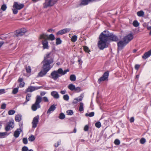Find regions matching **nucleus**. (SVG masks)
Instances as JSON below:
<instances>
[{
    "label": "nucleus",
    "mask_w": 151,
    "mask_h": 151,
    "mask_svg": "<svg viewBox=\"0 0 151 151\" xmlns=\"http://www.w3.org/2000/svg\"><path fill=\"white\" fill-rule=\"evenodd\" d=\"M68 88L71 91H73L75 90V85L72 84H70L68 86Z\"/></svg>",
    "instance_id": "nucleus-27"
},
{
    "label": "nucleus",
    "mask_w": 151,
    "mask_h": 151,
    "mask_svg": "<svg viewBox=\"0 0 151 151\" xmlns=\"http://www.w3.org/2000/svg\"><path fill=\"white\" fill-rule=\"evenodd\" d=\"M133 38V35L132 33L128 34L124 38V39L125 40V41H126L127 43L132 40Z\"/></svg>",
    "instance_id": "nucleus-12"
},
{
    "label": "nucleus",
    "mask_w": 151,
    "mask_h": 151,
    "mask_svg": "<svg viewBox=\"0 0 151 151\" xmlns=\"http://www.w3.org/2000/svg\"><path fill=\"white\" fill-rule=\"evenodd\" d=\"M48 35L46 34H42L40 35L39 38V39H44L45 40H47Z\"/></svg>",
    "instance_id": "nucleus-23"
},
{
    "label": "nucleus",
    "mask_w": 151,
    "mask_h": 151,
    "mask_svg": "<svg viewBox=\"0 0 151 151\" xmlns=\"http://www.w3.org/2000/svg\"><path fill=\"white\" fill-rule=\"evenodd\" d=\"M133 26L135 27H137L139 25V23L138 22L136 21H134L133 23Z\"/></svg>",
    "instance_id": "nucleus-36"
},
{
    "label": "nucleus",
    "mask_w": 151,
    "mask_h": 151,
    "mask_svg": "<svg viewBox=\"0 0 151 151\" xmlns=\"http://www.w3.org/2000/svg\"><path fill=\"white\" fill-rule=\"evenodd\" d=\"M7 8V6L6 4H3L2 5L1 9L3 11H5Z\"/></svg>",
    "instance_id": "nucleus-43"
},
{
    "label": "nucleus",
    "mask_w": 151,
    "mask_h": 151,
    "mask_svg": "<svg viewBox=\"0 0 151 151\" xmlns=\"http://www.w3.org/2000/svg\"><path fill=\"white\" fill-rule=\"evenodd\" d=\"M47 40L53 41L55 39V37L53 34H51L49 35H48Z\"/></svg>",
    "instance_id": "nucleus-25"
},
{
    "label": "nucleus",
    "mask_w": 151,
    "mask_h": 151,
    "mask_svg": "<svg viewBox=\"0 0 151 151\" xmlns=\"http://www.w3.org/2000/svg\"><path fill=\"white\" fill-rule=\"evenodd\" d=\"M42 101V98L40 96H36L35 103L32 106L31 108L33 111H36L37 109L40 108L41 106L40 103Z\"/></svg>",
    "instance_id": "nucleus-3"
},
{
    "label": "nucleus",
    "mask_w": 151,
    "mask_h": 151,
    "mask_svg": "<svg viewBox=\"0 0 151 151\" xmlns=\"http://www.w3.org/2000/svg\"><path fill=\"white\" fill-rule=\"evenodd\" d=\"M43 100L45 102H48V99L47 97L44 96L42 98Z\"/></svg>",
    "instance_id": "nucleus-50"
},
{
    "label": "nucleus",
    "mask_w": 151,
    "mask_h": 151,
    "mask_svg": "<svg viewBox=\"0 0 151 151\" xmlns=\"http://www.w3.org/2000/svg\"><path fill=\"white\" fill-rule=\"evenodd\" d=\"M69 71L68 69L63 70L62 68H60L57 70L53 71L50 74V77L54 80H56L59 77L65 75Z\"/></svg>",
    "instance_id": "nucleus-2"
},
{
    "label": "nucleus",
    "mask_w": 151,
    "mask_h": 151,
    "mask_svg": "<svg viewBox=\"0 0 151 151\" xmlns=\"http://www.w3.org/2000/svg\"><path fill=\"white\" fill-rule=\"evenodd\" d=\"M53 62H52V60H51L48 61H43L42 62L43 64V69L48 72L52 67V66H51V64Z\"/></svg>",
    "instance_id": "nucleus-5"
},
{
    "label": "nucleus",
    "mask_w": 151,
    "mask_h": 151,
    "mask_svg": "<svg viewBox=\"0 0 151 151\" xmlns=\"http://www.w3.org/2000/svg\"><path fill=\"white\" fill-rule=\"evenodd\" d=\"M60 92L61 94H64L66 93V91L65 90L63 91H61Z\"/></svg>",
    "instance_id": "nucleus-60"
},
{
    "label": "nucleus",
    "mask_w": 151,
    "mask_h": 151,
    "mask_svg": "<svg viewBox=\"0 0 151 151\" xmlns=\"http://www.w3.org/2000/svg\"><path fill=\"white\" fill-rule=\"evenodd\" d=\"M99 39L98 46L101 50H103L108 47L107 42L109 40L113 41H116L118 40L116 36L106 31H104L103 32L101 33Z\"/></svg>",
    "instance_id": "nucleus-1"
},
{
    "label": "nucleus",
    "mask_w": 151,
    "mask_h": 151,
    "mask_svg": "<svg viewBox=\"0 0 151 151\" xmlns=\"http://www.w3.org/2000/svg\"><path fill=\"white\" fill-rule=\"evenodd\" d=\"M50 52L47 53L46 55L44 57V60L43 61H48L50 60H52V62H53V58L50 57Z\"/></svg>",
    "instance_id": "nucleus-15"
},
{
    "label": "nucleus",
    "mask_w": 151,
    "mask_h": 151,
    "mask_svg": "<svg viewBox=\"0 0 151 151\" xmlns=\"http://www.w3.org/2000/svg\"><path fill=\"white\" fill-rule=\"evenodd\" d=\"M18 82L20 83L19 86L20 87H23L24 86V83L23 81V79L19 78L18 79Z\"/></svg>",
    "instance_id": "nucleus-24"
},
{
    "label": "nucleus",
    "mask_w": 151,
    "mask_h": 151,
    "mask_svg": "<svg viewBox=\"0 0 151 151\" xmlns=\"http://www.w3.org/2000/svg\"><path fill=\"white\" fill-rule=\"evenodd\" d=\"M26 32V30L24 29L17 30L16 31V36L17 37L23 35Z\"/></svg>",
    "instance_id": "nucleus-11"
},
{
    "label": "nucleus",
    "mask_w": 151,
    "mask_h": 151,
    "mask_svg": "<svg viewBox=\"0 0 151 151\" xmlns=\"http://www.w3.org/2000/svg\"><path fill=\"white\" fill-rule=\"evenodd\" d=\"M5 93L4 89H0V95L3 94Z\"/></svg>",
    "instance_id": "nucleus-55"
},
{
    "label": "nucleus",
    "mask_w": 151,
    "mask_h": 151,
    "mask_svg": "<svg viewBox=\"0 0 151 151\" xmlns=\"http://www.w3.org/2000/svg\"><path fill=\"white\" fill-rule=\"evenodd\" d=\"M82 95H83L82 94L78 98H75L73 101V103L75 104H76L78 102L81 101L83 99Z\"/></svg>",
    "instance_id": "nucleus-19"
},
{
    "label": "nucleus",
    "mask_w": 151,
    "mask_h": 151,
    "mask_svg": "<svg viewBox=\"0 0 151 151\" xmlns=\"http://www.w3.org/2000/svg\"><path fill=\"white\" fill-rule=\"evenodd\" d=\"M43 47L44 49H47L48 48V42L46 40H44L42 41Z\"/></svg>",
    "instance_id": "nucleus-21"
},
{
    "label": "nucleus",
    "mask_w": 151,
    "mask_h": 151,
    "mask_svg": "<svg viewBox=\"0 0 151 151\" xmlns=\"http://www.w3.org/2000/svg\"><path fill=\"white\" fill-rule=\"evenodd\" d=\"M58 0H50L48 2H45L43 4V7L46 8L49 6H51L55 4Z\"/></svg>",
    "instance_id": "nucleus-6"
},
{
    "label": "nucleus",
    "mask_w": 151,
    "mask_h": 151,
    "mask_svg": "<svg viewBox=\"0 0 151 151\" xmlns=\"http://www.w3.org/2000/svg\"><path fill=\"white\" fill-rule=\"evenodd\" d=\"M15 113V111L13 110H11L9 111L8 112V114L9 115H12L14 114Z\"/></svg>",
    "instance_id": "nucleus-41"
},
{
    "label": "nucleus",
    "mask_w": 151,
    "mask_h": 151,
    "mask_svg": "<svg viewBox=\"0 0 151 151\" xmlns=\"http://www.w3.org/2000/svg\"><path fill=\"white\" fill-rule=\"evenodd\" d=\"M31 96V94H27L26 97V100L27 101H29L30 99Z\"/></svg>",
    "instance_id": "nucleus-35"
},
{
    "label": "nucleus",
    "mask_w": 151,
    "mask_h": 151,
    "mask_svg": "<svg viewBox=\"0 0 151 151\" xmlns=\"http://www.w3.org/2000/svg\"><path fill=\"white\" fill-rule=\"evenodd\" d=\"M14 126V121L13 120L10 121L8 124L5 127V130L6 131H9L10 129L13 128Z\"/></svg>",
    "instance_id": "nucleus-10"
},
{
    "label": "nucleus",
    "mask_w": 151,
    "mask_h": 151,
    "mask_svg": "<svg viewBox=\"0 0 151 151\" xmlns=\"http://www.w3.org/2000/svg\"><path fill=\"white\" fill-rule=\"evenodd\" d=\"M134 119L133 117H131L130 119V121L131 122H134Z\"/></svg>",
    "instance_id": "nucleus-58"
},
{
    "label": "nucleus",
    "mask_w": 151,
    "mask_h": 151,
    "mask_svg": "<svg viewBox=\"0 0 151 151\" xmlns=\"http://www.w3.org/2000/svg\"><path fill=\"white\" fill-rule=\"evenodd\" d=\"M147 29L148 30H151V26H150V27H147Z\"/></svg>",
    "instance_id": "nucleus-64"
},
{
    "label": "nucleus",
    "mask_w": 151,
    "mask_h": 151,
    "mask_svg": "<svg viewBox=\"0 0 151 151\" xmlns=\"http://www.w3.org/2000/svg\"><path fill=\"white\" fill-rule=\"evenodd\" d=\"M56 44L57 45L60 44L62 42V41L59 38H57L56 40Z\"/></svg>",
    "instance_id": "nucleus-32"
},
{
    "label": "nucleus",
    "mask_w": 151,
    "mask_h": 151,
    "mask_svg": "<svg viewBox=\"0 0 151 151\" xmlns=\"http://www.w3.org/2000/svg\"><path fill=\"white\" fill-rule=\"evenodd\" d=\"M77 37L76 35H74L71 38V40L73 42H75L77 40Z\"/></svg>",
    "instance_id": "nucleus-33"
},
{
    "label": "nucleus",
    "mask_w": 151,
    "mask_h": 151,
    "mask_svg": "<svg viewBox=\"0 0 151 151\" xmlns=\"http://www.w3.org/2000/svg\"><path fill=\"white\" fill-rule=\"evenodd\" d=\"M74 91L77 92H79L81 91V88L79 87H77L76 88L75 87V88Z\"/></svg>",
    "instance_id": "nucleus-48"
},
{
    "label": "nucleus",
    "mask_w": 151,
    "mask_h": 151,
    "mask_svg": "<svg viewBox=\"0 0 151 151\" xmlns=\"http://www.w3.org/2000/svg\"><path fill=\"white\" fill-rule=\"evenodd\" d=\"M65 117V116L63 113H60L59 115V118L61 119H64Z\"/></svg>",
    "instance_id": "nucleus-37"
},
{
    "label": "nucleus",
    "mask_w": 151,
    "mask_h": 151,
    "mask_svg": "<svg viewBox=\"0 0 151 151\" xmlns=\"http://www.w3.org/2000/svg\"><path fill=\"white\" fill-rule=\"evenodd\" d=\"M114 143L116 145H119L120 144V141L119 139H116L114 141Z\"/></svg>",
    "instance_id": "nucleus-45"
},
{
    "label": "nucleus",
    "mask_w": 151,
    "mask_h": 151,
    "mask_svg": "<svg viewBox=\"0 0 151 151\" xmlns=\"http://www.w3.org/2000/svg\"><path fill=\"white\" fill-rule=\"evenodd\" d=\"M137 14L139 17H143L144 15V12L142 11H140L137 12Z\"/></svg>",
    "instance_id": "nucleus-28"
},
{
    "label": "nucleus",
    "mask_w": 151,
    "mask_h": 151,
    "mask_svg": "<svg viewBox=\"0 0 151 151\" xmlns=\"http://www.w3.org/2000/svg\"><path fill=\"white\" fill-rule=\"evenodd\" d=\"M67 114L68 115H72L73 114V112L72 110H68L66 111Z\"/></svg>",
    "instance_id": "nucleus-44"
},
{
    "label": "nucleus",
    "mask_w": 151,
    "mask_h": 151,
    "mask_svg": "<svg viewBox=\"0 0 151 151\" xmlns=\"http://www.w3.org/2000/svg\"><path fill=\"white\" fill-rule=\"evenodd\" d=\"M4 44V42L3 41L0 42V48Z\"/></svg>",
    "instance_id": "nucleus-61"
},
{
    "label": "nucleus",
    "mask_w": 151,
    "mask_h": 151,
    "mask_svg": "<svg viewBox=\"0 0 151 151\" xmlns=\"http://www.w3.org/2000/svg\"><path fill=\"white\" fill-rule=\"evenodd\" d=\"M22 140H23V143H24V144H26L27 143L28 141H27V138H23V139Z\"/></svg>",
    "instance_id": "nucleus-49"
},
{
    "label": "nucleus",
    "mask_w": 151,
    "mask_h": 151,
    "mask_svg": "<svg viewBox=\"0 0 151 151\" xmlns=\"http://www.w3.org/2000/svg\"><path fill=\"white\" fill-rule=\"evenodd\" d=\"M24 7V5L23 4H19L17 2H14L13 6V9H12L13 13L16 14L18 13V10H20L23 8Z\"/></svg>",
    "instance_id": "nucleus-4"
},
{
    "label": "nucleus",
    "mask_w": 151,
    "mask_h": 151,
    "mask_svg": "<svg viewBox=\"0 0 151 151\" xmlns=\"http://www.w3.org/2000/svg\"><path fill=\"white\" fill-rule=\"evenodd\" d=\"M28 139L29 141L32 142L35 140V138L33 135H31V136L29 137Z\"/></svg>",
    "instance_id": "nucleus-29"
},
{
    "label": "nucleus",
    "mask_w": 151,
    "mask_h": 151,
    "mask_svg": "<svg viewBox=\"0 0 151 151\" xmlns=\"http://www.w3.org/2000/svg\"><path fill=\"white\" fill-rule=\"evenodd\" d=\"M55 106L54 105H52L49 108L47 112V113L50 114L51 111H54L55 109Z\"/></svg>",
    "instance_id": "nucleus-22"
},
{
    "label": "nucleus",
    "mask_w": 151,
    "mask_h": 151,
    "mask_svg": "<svg viewBox=\"0 0 151 151\" xmlns=\"http://www.w3.org/2000/svg\"><path fill=\"white\" fill-rule=\"evenodd\" d=\"M47 72L46 71V70H44L42 69V70L38 74V75L37 76V77H42L45 75Z\"/></svg>",
    "instance_id": "nucleus-16"
},
{
    "label": "nucleus",
    "mask_w": 151,
    "mask_h": 151,
    "mask_svg": "<svg viewBox=\"0 0 151 151\" xmlns=\"http://www.w3.org/2000/svg\"><path fill=\"white\" fill-rule=\"evenodd\" d=\"M145 142V139L144 138H142L140 140V142L142 144H144Z\"/></svg>",
    "instance_id": "nucleus-52"
},
{
    "label": "nucleus",
    "mask_w": 151,
    "mask_h": 151,
    "mask_svg": "<svg viewBox=\"0 0 151 151\" xmlns=\"http://www.w3.org/2000/svg\"><path fill=\"white\" fill-rule=\"evenodd\" d=\"M60 141L58 142L57 143H55V147H57L59 146V145H60Z\"/></svg>",
    "instance_id": "nucleus-56"
},
{
    "label": "nucleus",
    "mask_w": 151,
    "mask_h": 151,
    "mask_svg": "<svg viewBox=\"0 0 151 151\" xmlns=\"http://www.w3.org/2000/svg\"><path fill=\"white\" fill-rule=\"evenodd\" d=\"M84 50L87 52L89 53L90 52V50L88 48L87 46H84L83 47Z\"/></svg>",
    "instance_id": "nucleus-40"
},
{
    "label": "nucleus",
    "mask_w": 151,
    "mask_h": 151,
    "mask_svg": "<svg viewBox=\"0 0 151 151\" xmlns=\"http://www.w3.org/2000/svg\"><path fill=\"white\" fill-rule=\"evenodd\" d=\"M22 116L20 114H18L15 117V120L17 122H19L22 119Z\"/></svg>",
    "instance_id": "nucleus-26"
},
{
    "label": "nucleus",
    "mask_w": 151,
    "mask_h": 151,
    "mask_svg": "<svg viewBox=\"0 0 151 151\" xmlns=\"http://www.w3.org/2000/svg\"><path fill=\"white\" fill-rule=\"evenodd\" d=\"M70 30V29L69 28H65L59 31L57 33V35H63V34L66 33L68 32H69Z\"/></svg>",
    "instance_id": "nucleus-13"
},
{
    "label": "nucleus",
    "mask_w": 151,
    "mask_h": 151,
    "mask_svg": "<svg viewBox=\"0 0 151 151\" xmlns=\"http://www.w3.org/2000/svg\"><path fill=\"white\" fill-rule=\"evenodd\" d=\"M95 125L96 127L99 128L101 127V124L100 122H98L95 124Z\"/></svg>",
    "instance_id": "nucleus-38"
},
{
    "label": "nucleus",
    "mask_w": 151,
    "mask_h": 151,
    "mask_svg": "<svg viewBox=\"0 0 151 151\" xmlns=\"http://www.w3.org/2000/svg\"><path fill=\"white\" fill-rule=\"evenodd\" d=\"M18 91V88H15L13 89L12 93L14 94H16L17 93Z\"/></svg>",
    "instance_id": "nucleus-39"
},
{
    "label": "nucleus",
    "mask_w": 151,
    "mask_h": 151,
    "mask_svg": "<svg viewBox=\"0 0 151 151\" xmlns=\"http://www.w3.org/2000/svg\"><path fill=\"white\" fill-rule=\"evenodd\" d=\"M52 29H49L48 30V32H52Z\"/></svg>",
    "instance_id": "nucleus-63"
},
{
    "label": "nucleus",
    "mask_w": 151,
    "mask_h": 151,
    "mask_svg": "<svg viewBox=\"0 0 151 151\" xmlns=\"http://www.w3.org/2000/svg\"><path fill=\"white\" fill-rule=\"evenodd\" d=\"M51 94L55 99H58L59 98V95L56 91H52L51 93Z\"/></svg>",
    "instance_id": "nucleus-20"
},
{
    "label": "nucleus",
    "mask_w": 151,
    "mask_h": 151,
    "mask_svg": "<svg viewBox=\"0 0 151 151\" xmlns=\"http://www.w3.org/2000/svg\"><path fill=\"white\" fill-rule=\"evenodd\" d=\"M39 116L38 115H37L33 118L32 123L33 128H35L37 127V125L39 122Z\"/></svg>",
    "instance_id": "nucleus-8"
},
{
    "label": "nucleus",
    "mask_w": 151,
    "mask_h": 151,
    "mask_svg": "<svg viewBox=\"0 0 151 151\" xmlns=\"http://www.w3.org/2000/svg\"><path fill=\"white\" fill-rule=\"evenodd\" d=\"M94 112H92L90 113L89 114L86 113L85 114L86 116H89V117H92L94 116Z\"/></svg>",
    "instance_id": "nucleus-34"
},
{
    "label": "nucleus",
    "mask_w": 151,
    "mask_h": 151,
    "mask_svg": "<svg viewBox=\"0 0 151 151\" xmlns=\"http://www.w3.org/2000/svg\"><path fill=\"white\" fill-rule=\"evenodd\" d=\"M109 74V71H106L105 72L102 76L101 77L98 79V82L99 83L100 82L107 80L108 78Z\"/></svg>",
    "instance_id": "nucleus-7"
},
{
    "label": "nucleus",
    "mask_w": 151,
    "mask_h": 151,
    "mask_svg": "<svg viewBox=\"0 0 151 151\" xmlns=\"http://www.w3.org/2000/svg\"><path fill=\"white\" fill-rule=\"evenodd\" d=\"M127 44L126 41H125V40L123 39V41H120L117 43L118 49H122Z\"/></svg>",
    "instance_id": "nucleus-9"
},
{
    "label": "nucleus",
    "mask_w": 151,
    "mask_h": 151,
    "mask_svg": "<svg viewBox=\"0 0 151 151\" xmlns=\"http://www.w3.org/2000/svg\"><path fill=\"white\" fill-rule=\"evenodd\" d=\"M22 132L21 129H17L14 132V136L16 138H17L19 136L20 132Z\"/></svg>",
    "instance_id": "nucleus-17"
},
{
    "label": "nucleus",
    "mask_w": 151,
    "mask_h": 151,
    "mask_svg": "<svg viewBox=\"0 0 151 151\" xmlns=\"http://www.w3.org/2000/svg\"><path fill=\"white\" fill-rule=\"evenodd\" d=\"M6 105L5 103H3V104H2L1 105V108L2 109H5L6 108Z\"/></svg>",
    "instance_id": "nucleus-53"
},
{
    "label": "nucleus",
    "mask_w": 151,
    "mask_h": 151,
    "mask_svg": "<svg viewBox=\"0 0 151 151\" xmlns=\"http://www.w3.org/2000/svg\"><path fill=\"white\" fill-rule=\"evenodd\" d=\"M46 93L45 91H42L40 92V95L42 96L45 95Z\"/></svg>",
    "instance_id": "nucleus-57"
},
{
    "label": "nucleus",
    "mask_w": 151,
    "mask_h": 151,
    "mask_svg": "<svg viewBox=\"0 0 151 151\" xmlns=\"http://www.w3.org/2000/svg\"><path fill=\"white\" fill-rule=\"evenodd\" d=\"M139 67V65H136L135 66V68L137 70Z\"/></svg>",
    "instance_id": "nucleus-59"
},
{
    "label": "nucleus",
    "mask_w": 151,
    "mask_h": 151,
    "mask_svg": "<svg viewBox=\"0 0 151 151\" xmlns=\"http://www.w3.org/2000/svg\"><path fill=\"white\" fill-rule=\"evenodd\" d=\"M63 98L64 100L68 101L69 99V96L68 95L66 94L63 96Z\"/></svg>",
    "instance_id": "nucleus-46"
},
{
    "label": "nucleus",
    "mask_w": 151,
    "mask_h": 151,
    "mask_svg": "<svg viewBox=\"0 0 151 151\" xmlns=\"http://www.w3.org/2000/svg\"><path fill=\"white\" fill-rule=\"evenodd\" d=\"M40 88L39 87H35L34 86H29L26 90L27 92H31L36 90L39 89Z\"/></svg>",
    "instance_id": "nucleus-14"
},
{
    "label": "nucleus",
    "mask_w": 151,
    "mask_h": 151,
    "mask_svg": "<svg viewBox=\"0 0 151 151\" xmlns=\"http://www.w3.org/2000/svg\"><path fill=\"white\" fill-rule=\"evenodd\" d=\"M88 129V125H86L84 127V130L85 131H87Z\"/></svg>",
    "instance_id": "nucleus-54"
},
{
    "label": "nucleus",
    "mask_w": 151,
    "mask_h": 151,
    "mask_svg": "<svg viewBox=\"0 0 151 151\" xmlns=\"http://www.w3.org/2000/svg\"><path fill=\"white\" fill-rule=\"evenodd\" d=\"M70 80L73 81H74L76 80V77L74 75H71L70 76Z\"/></svg>",
    "instance_id": "nucleus-31"
},
{
    "label": "nucleus",
    "mask_w": 151,
    "mask_h": 151,
    "mask_svg": "<svg viewBox=\"0 0 151 151\" xmlns=\"http://www.w3.org/2000/svg\"><path fill=\"white\" fill-rule=\"evenodd\" d=\"M26 72L28 73H30L31 71V69L30 67L29 66L26 68Z\"/></svg>",
    "instance_id": "nucleus-47"
},
{
    "label": "nucleus",
    "mask_w": 151,
    "mask_h": 151,
    "mask_svg": "<svg viewBox=\"0 0 151 151\" xmlns=\"http://www.w3.org/2000/svg\"><path fill=\"white\" fill-rule=\"evenodd\" d=\"M78 62L79 63V64L80 65H81L82 63V61L81 60V59H79L78 60Z\"/></svg>",
    "instance_id": "nucleus-62"
},
{
    "label": "nucleus",
    "mask_w": 151,
    "mask_h": 151,
    "mask_svg": "<svg viewBox=\"0 0 151 151\" xmlns=\"http://www.w3.org/2000/svg\"><path fill=\"white\" fill-rule=\"evenodd\" d=\"M83 104L82 102H81L80 104V106L79 107V111H82L83 110Z\"/></svg>",
    "instance_id": "nucleus-30"
},
{
    "label": "nucleus",
    "mask_w": 151,
    "mask_h": 151,
    "mask_svg": "<svg viewBox=\"0 0 151 151\" xmlns=\"http://www.w3.org/2000/svg\"><path fill=\"white\" fill-rule=\"evenodd\" d=\"M151 55V50L148 51L147 52L145 53L144 55L142 56V58L144 59H146Z\"/></svg>",
    "instance_id": "nucleus-18"
},
{
    "label": "nucleus",
    "mask_w": 151,
    "mask_h": 151,
    "mask_svg": "<svg viewBox=\"0 0 151 151\" xmlns=\"http://www.w3.org/2000/svg\"><path fill=\"white\" fill-rule=\"evenodd\" d=\"M6 134V132H0V138H4Z\"/></svg>",
    "instance_id": "nucleus-42"
},
{
    "label": "nucleus",
    "mask_w": 151,
    "mask_h": 151,
    "mask_svg": "<svg viewBox=\"0 0 151 151\" xmlns=\"http://www.w3.org/2000/svg\"><path fill=\"white\" fill-rule=\"evenodd\" d=\"M28 150V147L26 146H24L22 148V151H27Z\"/></svg>",
    "instance_id": "nucleus-51"
}]
</instances>
